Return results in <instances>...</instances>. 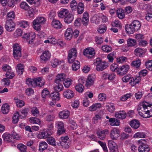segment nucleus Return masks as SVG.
<instances>
[{
  "instance_id": "21",
  "label": "nucleus",
  "mask_w": 152,
  "mask_h": 152,
  "mask_svg": "<svg viewBox=\"0 0 152 152\" xmlns=\"http://www.w3.org/2000/svg\"><path fill=\"white\" fill-rule=\"evenodd\" d=\"M35 82L36 86L41 87L44 85L45 84L43 79L40 77L35 78Z\"/></svg>"
},
{
  "instance_id": "36",
  "label": "nucleus",
  "mask_w": 152,
  "mask_h": 152,
  "mask_svg": "<svg viewBox=\"0 0 152 152\" xmlns=\"http://www.w3.org/2000/svg\"><path fill=\"white\" fill-rule=\"evenodd\" d=\"M26 84L29 86L36 87L35 84V78L34 79L29 78L26 80Z\"/></svg>"
},
{
  "instance_id": "47",
  "label": "nucleus",
  "mask_w": 152,
  "mask_h": 152,
  "mask_svg": "<svg viewBox=\"0 0 152 152\" xmlns=\"http://www.w3.org/2000/svg\"><path fill=\"white\" fill-rule=\"evenodd\" d=\"M18 25L21 27L25 28L28 27L29 24L28 21H23L19 22L18 23Z\"/></svg>"
},
{
  "instance_id": "37",
  "label": "nucleus",
  "mask_w": 152,
  "mask_h": 152,
  "mask_svg": "<svg viewBox=\"0 0 152 152\" xmlns=\"http://www.w3.org/2000/svg\"><path fill=\"white\" fill-rule=\"evenodd\" d=\"M141 65L140 60L139 58L137 59L135 61H133L131 65L132 66L135 68H138Z\"/></svg>"
},
{
  "instance_id": "40",
  "label": "nucleus",
  "mask_w": 152,
  "mask_h": 152,
  "mask_svg": "<svg viewBox=\"0 0 152 152\" xmlns=\"http://www.w3.org/2000/svg\"><path fill=\"white\" fill-rule=\"evenodd\" d=\"M117 16L120 19H122L125 17V15L123 10L119 9L117 11Z\"/></svg>"
},
{
  "instance_id": "14",
  "label": "nucleus",
  "mask_w": 152,
  "mask_h": 152,
  "mask_svg": "<svg viewBox=\"0 0 152 152\" xmlns=\"http://www.w3.org/2000/svg\"><path fill=\"white\" fill-rule=\"evenodd\" d=\"M150 150L149 146L147 144H141L138 147L139 152H149Z\"/></svg>"
},
{
  "instance_id": "54",
  "label": "nucleus",
  "mask_w": 152,
  "mask_h": 152,
  "mask_svg": "<svg viewBox=\"0 0 152 152\" xmlns=\"http://www.w3.org/2000/svg\"><path fill=\"white\" fill-rule=\"evenodd\" d=\"M34 15V11L33 8L30 9L26 14V16L28 18H33Z\"/></svg>"
},
{
  "instance_id": "16",
  "label": "nucleus",
  "mask_w": 152,
  "mask_h": 152,
  "mask_svg": "<svg viewBox=\"0 0 152 152\" xmlns=\"http://www.w3.org/2000/svg\"><path fill=\"white\" fill-rule=\"evenodd\" d=\"M70 115V112L68 110H63L59 112V116L60 118L62 119H66Z\"/></svg>"
},
{
  "instance_id": "25",
  "label": "nucleus",
  "mask_w": 152,
  "mask_h": 152,
  "mask_svg": "<svg viewBox=\"0 0 152 152\" xmlns=\"http://www.w3.org/2000/svg\"><path fill=\"white\" fill-rule=\"evenodd\" d=\"M1 109L2 113L3 114H7L9 111L10 106L8 104L5 103L2 105Z\"/></svg>"
},
{
  "instance_id": "42",
  "label": "nucleus",
  "mask_w": 152,
  "mask_h": 152,
  "mask_svg": "<svg viewBox=\"0 0 152 152\" xmlns=\"http://www.w3.org/2000/svg\"><path fill=\"white\" fill-rule=\"evenodd\" d=\"M49 94V91L47 88H45L42 92V96L43 98L48 97Z\"/></svg>"
},
{
  "instance_id": "34",
  "label": "nucleus",
  "mask_w": 152,
  "mask_h": 152,
  "mask_svg": "<svg viewBox=\"0 0 152 152\" xmlns=\"http://www.w3.org/2000/svg\"><path fill=\"white\" fill-rule=\"evenodd\" d=\"M130 124L131 126L134 129H137L140 126V123L139 121L136 120L132 121Z\"/></svg>"
},
{
  "instance_id": "28",
  "label": "nucleus",
  "mask_w": 152,
  "mask_h": 152,
  "mask_svg": "<svg viewBox=\"0 0 152 152\" xmlns=\"http://www.w3.org/2000/svg\"><path fill=\"white\" fill-rule=\"evenodd\" d=\"M3 139L5 142H10L12 141L11 135L7 133H4L2 135Z\"/></svg>"
},
{
  "instance_id": "41",
  "label": "nucleus",
  "mask_w": 152,
  "mask_h": 152,
  "mask_svg": "<svg viewBox=\"0 0 152 152\" xmlns=\"http://www.w3.org/2000/svg\"><path fill=\"white\" fill-rule=\"evenodd\" d=\"M127 45L129 47H132L137 44L136 41L133 39L130 38L127 40Z\"/></svg>"
},
{
  "instance_id": "3",
  "label": "nucleus",
  "mask_w": 152,
  "mask_h": 152,
  "mask_svg": "<svg viewBox=\"0 0 152 152\" xmlns=\"http://www.w3.org/2000/svg\"><path fill=\"white\" fill-rule=\"evenodd\" d=\"M95 65L96 64V69L98 71L103 70L107 67L109 64L105 61H102L99 58H97L94 62Z\"/></svg>"
},
{
  "instance_id": "18",
  "label": "nucleus",
  "mask_w": 152,
  "mask_h": 152,
  "mask_svg": "<svg viewBox=\"0 0 152 152\" xmlns=\"http://www.w3.org/2000/svg\"><path fill=\"white\" fill-rule=\"evenodd\" d=\"M73 31L71 28H67L65 33V37L66 39L70 40L72 37Z\"/></svg>"
},
{
  "instance_id": "55",
  "label": "nucleus",
  "mask_w": 152,
  "mask_h": 152,
  "mask_svg": "<svg viewBox=\"0 0 152 152\" xmlns=\"http://www.w3.org/2000/svg\"><path fill=\"white\" fill-rule=\"evenodd\" d=\"M15 76V73L12 72L11 70V71L8 72L6 73V77L9 79H12Z\"/></svg>"
},
{
  "instance_id": "63",
  "label": "nucleus",
  "mask_w": 152,
  "mask_h": 152,
  "mask_svg": "<svg viewBox=\"0 0 152 152\" xmlns=\"http://www.w3.org/2000/svg\"><path fill=\"white\" fill-rule=\"evenodd\" d=\"M146 68L149 70L152 71V60H149L145 62Z\"/></svg>"
},
{
  "instance_id": "57",
  "label": "nucleus",
  "mask_w": 152,
  "mask_h": 152,
  "mask_svg": "<svg viewBox=\"0 0 152 152\" xmlns=\"http://www.w3.org/2000/svg\"><path fill=\"white\" fill-rule=\"evenodd\" d=\"M50 135L47 132L44 131L41 132L39 135V137L40 138H47Z\"/></svg>"
},
{
  "instance_id": "31",
  "label": "nucleus",
  "mask_w": 152,
  "mask_h": 152,
  "mask_svg": "<svg viewBox=\"0 0 152 152\" xmlns=\"http://www.w3.org/2000/svg\"><path fill=\"white\" fill-rule=\"evenodd\" d=\"M131 23L136 31L140 29L141 24L140 22L138 20H134Z\"/></svg>"
},
{
  "instance_id": "50",
  "label": "nucleus",
  "mask_w": 152,
  "mask_h": 152,
  "mask_svg": "<svg viewBox=\"0 0 152 152\" xmlns=\"http://www.w3.org/2000/svg\"><path fill=\"white\" fill-rule=\"evenodd\" d=\"M19 113L18 112H16L12 117V122L14 124L17 123L19 120Z\"/></svg>"
},
{
  "instance_id": "15",
  "label": "nucleus",
  "mask_w": 152,
  "mask_h": 152,
  "mask_svg": "<svg viewBox=\"0 0 152 152\" xmlns=\"http://www.w3.org/2000/svg\"><path fill=\"white\" fill-rule=\"evenodd\" d=\"M74 93L71 90L68 89L64 92V97L68 99H71L73 98L74 96Z\"/></svg>"
},
{
  "instance_id": "29",
  "label": "nucleus",
  "mask_w": 152,
  "mask_h": 152,
  "mask_svg": "<svg viewBox=\"0 0 152 152\" xmlns=\"http://www.w3.org/2000/svg\"><path fill=\"white\" fill-rule=\"evenodd\" d=\"M140 80L141 79L140 76L132 77L129 83L131 85L134 86L136 84L139 83Z\"/></svg>"
},
{
  "instance_id": "33",
  "label": "nucleus",
  "mask_w": 152,
  "mask_h": 152,
  "mask_svg": "<svg viewBox=\"0 0 152 152\" xmlns=\"http://www.w3.org/2000/svg\"><path fill=\"white\" fill-rule=\"evenodd\" d=\"M24 66L21 64H17L16 68L17 72L19 75H22L24 71Z\"/></svg>"
},
{
  "instance_id": "39",
  "label": "nucleus",
  "mask_w": 152,
  "mask_h": 152,
  "mask_svg": "<svg viewBox=\"0 0 152 152\" xmlns=\"http://www.w3.org/2000/svg\"><path fill=\"white\" fill-rule=\"evenodd\" d=\"M80 63L78 61H75L72 65V70L74 71H77L80 68Z\"/></svg>"
},
{
  "instance_id": "9",
  "label": "nucleus",
  "mask_w": 152,
  "mask_h": 152,
  "mask_svg": "<svg viewBox=\"0 0 152 152\" xmlns=\"http://www.w3.org/2000/svg\"><path fill=\"white\" fill-rule=\"evenodd\" d=\"M51 54L48 51L43 52L40 56V60L42 62L45 63L50 58Z\"/></svg>"
},
{
  "instance_id": "5",
  "label": "nucleus",
  "mask_w": 152,
  "mask_h": 152,
  "mask_svg": "<svg viewBox=\"0 0 152 152\" xmlns=\"http://www.w3.org/2000/svg\"><path fill=\"white\" fill-rule=\"evenodd\" d=\"M83 54L88 58H92L94 56L95 52L93 48H87L84 50Z\"/></svg>"
},
{
  "instance_id": "48",
  "label": "nucleus",
  "mask_w": 152,
  "mask_h": 152,
  "mask_svg": "<svg viewBox=\"0 0 152 152\" xmlns=\"http://www.w3.org/2000/svg\"><path fill=\"white\" fill-rule=\"evenodd\" d=\"M102 49L103 51L107 53H109L112 50V48L110 46L107 45L102 46Z\"/></svg>"
},
{
  "instance_id": "11",
  "label": "nucleus",
  "mask_w": 152,
  "mask_h": 152,
  "mask_svg": "<svg viewBox=\"0 0 152 152\" xmlns=\"http://www.w3.org/2000/svg\"><path fill=\"white\" fill-rule=\"evenodd\" d=\"M95 75H91L88 77L86 80V86L88 88L93 85L95 80Z\"/></svg>"
},
{
  "instance_id": "49",
  "label": "nucleus",
  "mask_w": 152,
  "mask_h": 152,
  "mask_svg": "<svg viewBox=\"0 0 152 152\" xmlns=\"http://www.w3.org/2000/svg\"><path fill=\"white\" fill-rule=\"evenodd\" d=\"M61 61L56 58H54L51 61V65L52 66L55 68L61 64Z\"/></svg>"
},
{
  "instance_id": "23",
  "label": "nucleus",
  "mask_w": 152,
  "mask_h": 152,
  "mask_svg": "<svg viewBox=\"0 0 152 152\" xmlns=\"http://www.w3.org/2000/svg\"><path fill=\"white\" fill-rule=\"evenodd\" d=\"M84 5L82 2H79L77 6V12L78 14H82L84 11Z\"/></svg>"
},
{
  "instance_id": "45",
  "label": "nucleus",
  "mask_w": 152,
  "mask_h": 152,
  "mask_svg": "<svg viewBox=\"0 0 152 152\" xmlns=\"http://www.w3.org/2000/svg\"><path fill=\"white\" fill-rule=\"evenodd\" d=\"M57 84L54 87V89L55 91L56 92H59L61 91L63 88L62 84L61 83H56Z\"/></svg>"
},
{
  "instance_id": "64",
  "label": "nucleus",
  "mask_w": 152,
  "mask_h": 152,
  "mask_svg": "<svg viewBox=\"0 0 152 152\" xmlns=\"http://www.w3.org/2000/svg\"><path fill=\"white\" fill-rule=\"evenodd\" d=\"M115 56V54L114 52L111 53L108 55L107 58L108 59L109 61L110 62H113L114 60L113 57Z\"/></svg>"
},
{
  "instance_id": "44",
  "label": "nucleus",
  "mask_w": 152,
  "mask_h": 152,
  "mask_svg": "<svg viewBox=\"0 0 152 152\" xmlns=\"http://www.w3.org/2000/svg\"><path fill=\"white\" fill-rule=\"evenodd\" d=\"M76 90L80 93L82 92L84 90V86L80 83L77 85L75 86Z\"/></svg>"
},
{
  "instance_id": "58",
  "label": "nucleus",
  "mask_w": 152,
  "mask_h": 152,
  "mask_svg": "<svg viewBox=\"0 0 152 152\" xmlns=\"http://www.w3.org/2000/svg\"><path fill=\"white\" fill-rule=\"evenodd\" d=\"M111 24L113 27H119L120 28L122 27L121 23L118 20H115Z\"/></svg>"
},
{
  "instance_id": "32",
  "label": "nucleus",
  "mask_w": 152,
  "mask_h": 152,
  "mask_svg": "<svg viewBox=\"0 0 152 152\" xmlns=\"http://www.w3.org/2000/svg\"><path fill=\"white\" fill-rule=\"evenodd\" d=\"M134 54L137 56L141 57L145 54L144 51L140 48H137L134 50Z\"/></svg>"
},
{
  "instance_id": "53",
  "label": "nucleus",
  "mask_w": 152,
  "mask_h": 152,
  "mask_svg": "<svg viewBox=\"0 0 152 152\" xmlns=\"http://www.w3.org/2000/svg\"><path fill=\"white\" fill-rule=\"evenodd\" d=\"M36 35L34 34H30L29 36H28V39L27 40L28 41L29 44H31L33 42L35 39Z\"/></svg>"
},
{
  "instance_id": "56",
  "label": "nucleus",
  "mask_w": 152,
  "mask_h": 152,
  "mask_svg": "<svg viewBox=\"0 0 152 152\" xmlns=\"http://www.w3.org/2000/svg\"><path fill=\"white\" fill-rule=\"evenodd\" d=\"M65 80V82L63 83L64 86L66 88L69 87L72 84V80L70 78H68Z\"/></svg>"
},
{
  "instance_id": "7",
  "label": "nucleus",
  "mask_w": 152,
  "mask_h": 152,
  "mask_svg": "<svg viewBox=\"0 0 152 152\" xmlns=\"http://www.w3.org/2000/svg\"><path fill=\"white\" fill-rule=\"evenodd\" d=\"M15 24L12 19L7 21L5 25V28L6 30L11 32L15 29Z\"/></svg>"
},
{
  "instance_id": "30",
  "label": "nucleus",
  "mask_w": 152,
  "mask_h": 152,
  "mask_svg": "<svg viewBox=\"0 0 152 152\" xmlns=\"http://www.w3.org/2000/svg\"><path fill=\"white\" fill-rule=\"evenodd\" d=\"M48 148V144L45 141H42L40 142L39 145V150L41 151H43L46 149Z\"/></svg>"
},
{
  "instance_id": "10",
  "label": "nucleus",
  "mask_w": 152,
  "mask_h": 152,
  "mask_svg": "<svg viewBox=\"0 0 152 152\" xmlns=\"http://www.w3.org/2000/svg\"><path fill=\"white\" fill-rule=\"evenodd\" d=\"M119 135L120 131L118 128H114L111 131L110 136L112 139L116 140L118 138Z\"/></svg>"
},
{
  "instance_id": "35",
  "label": "nucleus",
  "mask_w": 152,
  "mask_h": 152,
  "mask_svg": "<svg viewBox=\"0 0 152 152\" xmlns=\"http://www.w3.org/2000/svg\"><path fill=\"white\" fill-rule=\"evenodd\" d=\"M101 107V104L100 103H96L94 104L91 106L89 107V110L90 111H95L100 108Z\"/></svg>"
},
{
  "instance_id": "20",
  "label": "nucleus",
  "mask_w": 152,
  "mask_h": 152,
  "mask_svg": "<svg viewBox=\"0 0 152 152\" xmlns=\"http://www.w3.org/2000/svg\"><path fill=\"white\" fill-rule=\"evenodd\" d=\"M50 98L52 99L53 101L55 102L56 101H58L60 99L59 93L58 92L52 93L50 96Z\"/></svg>"
},
{
  "instance_id": "4",
  "label": "nucleus",
  "mask_w": 152,
  "mask_h": 152,
  "mask_svg": "<svg viewBox=\"0 0 152 152\" xmlns=\"http://www.w3.org/2000/svg\"><path fill=\"white\" fill-rule=\"evenodd\" d=\"M13 47L14 57L18 60L21 57V49L18 44H14Z\"/></svg>"
},
{
  "instance_id": "26",
  "label": "nucleus",
  "mask_w": 152,
  "mask_h": 152,
  "mask_svg": "<svg viewBox=\"0 0 152 152\" xmlns=\"http://www.w3.org/2000/svg\"><path fill=\"white\" fill-rule=\"evenodd\" d=\"M109 121L110 125L112 126H118L120 125V121L115 118H110Z\"/></svg>"
},
{
  "instance_id": "51",
  "label": "nucleus",
  "mask_w": 152,
  "mask_h": 152,
  "mask_svg": "<svg viewBox=\"0 0 152 152\" xmlns=\"http://www.w3.org/2000/svg\"><path fill=\"white\" fill-rule=\"evenodd\" d=\"M17 147L21 152H25L26 151V146L22 144H18L17 145Z\"/></svg>"
},
{
  "instance_id": "13",
  "label": "nucleus",
  "mask_w": 152,
  "mask_h": 152,
  "mask_svg": "<svg viewBox=\"0 0 152 152\" xmlns=\"http://www.w3.org/2000/svg\"><path fill=\"white\" fill-rule=\"evenodd\" d=\"M108 146L109 148L112 152H115L118 149V146L116 143L112 140L108 141Z\"/></svg>"
},
{
  "instance_id": "60",
  "label": "nucleus",
  "mask_w": 152,
  "mask_h": 152,
  "mask_svg": "<svg viewBox=\"0 0 152 152\" xmlns=\"http://www.w3.org/2000/svg\"><path fill=\"white\" fill-rule=\"evenodd\" d=\"M145 135L142 132H138L136 133L134 137L135 138H145Z\"/></svg>"
},
{
  "instance_id": "59",
  "label": "nucleus",
  "mask_w": 152,
  "mask_h": 152,
  "mask_svg": "<svg viewBox=\"0 0 152 152\" xmlns=\"http://www.w3.org/2000/svg\"><path fill=\"white\" fill-rule=\"evenodd\" d=\"M20 6L21 9L25 10H27L29 8V6L26 2H23L21 3Z\"/></svg>"
},
{
  "instance_id": "2",
  "label": "nucleus",
  "mask_w": 152,
  "mask_h": 152,
  "mask_svg": "<svg viewBox=\"0 0 152 152\" xmlns=\"http://www.w3.org/2000/svg\"><path fill=\"white\" fill-rule=\"evenodd\" d=\"M46 21L45 18L43 17L37 18L33 22L34 28L38 31H39L41 28V25L44 24Z\"/></svg>"
},
{
  "instance_id": "61",
  "label": "nucleus",
  "mask_w": 152,
  "mask_h": 152,
  "mask_svg": "<svg viewBox=\"0 0 152 152\" xmlns=\"http://www.w3.org/2000/svg\"><path fill=\"white\" fill-rule=\"evenodd\" d=\"M98 98L99 101H104L106 99V96L105 94L101 93L99 95Z\"/></svg>"
},
{
  "instance_id": "8",
  "label": "nucleus",
  "mask_w": 152,
  "mask_h": 152,
  "mask_svg": "<svg viewBox=\"0 0 152 152\" xmlns=\"http://www.w3.org/2000/svg\"><path fill=\"white\" fill-rule=\"evenodd\" d=\"M56 125L58 129L57 133L58 135H60L65 132L66 129L64 128V124L62 122H57Z\"/></svg>"
},
{
  "instance_id": "22",
  "label": "nucleus",
  "mask_w": 152,
  "mask_h": 152,
  "mask_svg": "<svg viewBox=\"0 0 152 152\" xmlns=\"http://www.w3.org/2000/svg\"><path fill=\"white\" fill-rule=\"evenodd\" d=\"M52 25L54 28L58 29L61 28L62 27V25L60 22L55 19H53L52 22Z\"/></svg>"
},
{
  "instance_id": "19",
  "label": "nucleus",
  "mask_w": 152,
  "mask_h": 152,
  "mask_svg": "<svg viewBox=\"0 0 152 152\" xmlns=\"http://www.w3.org/2000/svg\"><path fill=\"white\" fill-rule=\"evenodd\" d=\"M74 19V17L73 15L71 13H69L64 18V21L66 23L69 24L72 22Z\"/></svg>"
},
{
  "instance_id": "43",
  "label": "nucleus",
  "mask_w": 152,
  "mask_h": 152,
  "mask_svg": "<svg viewBox=\"0 0 152 152\" xmlns=\"http://www.w3.org/2000/svg\"><path fill=\"white\" fill-rule=\"evenodd\" d=\"M29 121L31 123L39 124H40V120L39 119L35 117H31L29 118Z\"/></svg>"
},
{
  "instance_id": "24",
  "label": "nucleus",
  "mask_w": 152,
  "mask_h": 152,
  "mask_svg": "<svg viewBox=\"0 0 152 152\" xmlns=\"http://www.w3.org/2000/svg\"><path fill=\"white\" fill-rule=\"evenodd\" d=\"M125 29L127 32L129 34H132L135 31H136L131 23L129 25H127L125 26Z\"/></svg>"
},
{
  "instance_id": "27",
  "label": "nucleus",
  "mask_w": 152,
  "mask_h": 152,
  "mask_svg": "<svg viewBox=\"0 0 152 152\" xmlns=\"http://www.w3.org/2000/svg\"><path fill=\"white\" fill-rule=\"evenodd\" d=\"M68 10L64 9L61 10L58 13V16L60 18H64L69 13Z\"/></svg>"
},
{
  "instance_id": "62",
  "label": "nucleus",
  "mask_w": 152,
  "mask_h": 152,
  "mask_svg": "<svg viewBox=\"0 0 152 152\" xmlns=\"http://www.w3.org/2000/svg\"><path fill=\"white\" fill-rule=\"evenodd\" d=\"M140 7L141 9L145 10L146 11H148L149 10V8H150V5L144 3H142L140 4Z\"/></svg>"
},
{
  "instance_id": "17",
  "label": "nucleus",
  "mask_w": 152,
  "mask_h": 152,
  "mask_svg": "<svg viewBox=\"0 0 152 152\" xmlns=\"http://www.w3.org/2000/svg\"><path fill=\"white\" fill-rule=\"evenodd\" d=\"M115 116L117 118L123 119L126 118V115L124 111H120L115 113Z\"/></svg>"
},
{
  "instance_id": "52",
  "label": "nucleus",
  "mask_w": 152,
  "mask_h": 152,
  "mask_svg": "<svg viewBox=\"0 0 152 152\" xmlns=\"http://www.w3.org/2000/svg\"><path fill=\"white\" fill-rule=\"evenodd\" d=\"M68 56L77 57V51L76 49L75 48H73L71 49L69 51Z\"/></svg>"
},
{
  "instance_id": "12",
  "label": "nucleus",
  "mask_w": 152,
  "mask_h": 152,
  "mask_svg": "<svg viewBox=\"0 0 152 152\" xmlns=\"http://www.w3.org/2000/svg\"><path fill=\"white\" fill-rule=\"evenodd\" d=\"M66 75L64 73L58 74L56 76L55 82L56 83H62L66 80Z\"/></svg>"
},
{
  "instance_id": "6",
  "label": "nucleus",
  "mask_w": 152,
  "mask_h": 152,
  "mask_svg": "<svg viewBox=\"0 0 152 152\" xmlns=\"http://www.w3.org/2000/svg\"><path fill=\"white\" fill-rule=\"evenodd\" d=\"M129 69V65H123L118 68L117 71V74L120 76H123L127 72Z\"/></svg>"
},
{
  "instance_id": "46",
  "label": "nucleus",
  "mask_w": 152,
  "mask_h": 152,
  "mask_svg": "<svg viewBox=\"0 0 152 152\" xmlns=\"http://www.w3.org/2000/svg\"><path fill=\"white\" fill-rule=\"evenodd\" d=\"M107 110L110 112L113 113L115 110L114 104L112 103H108L106 106Z\"/></svg>"
},
{
  "instance_id": "38",
  "label": "nucleus",
  "mask_w": 152,
  "mask_h": 152,
  "mask_svg": "<svg viewBox=\"0 0 152 152\" xmlns=\"http://www.w3.org/2000/svg\"><path fill=\"white\" fill-rule=\"evenodd\" d=\"M47 141L50 145L53 146H56L55 140L52 137H48Z\"/></svg>"
},
{
  "instance_id": "1",
  "label": "nucleus",
  "mask_w": 152,
  "mask_h": 152,
  "mask_svg": "<svg viewBox=\"0 0 152 152\" xmlns=\"http://www.w3.org/2000/svg\"><path fill=\"white\" fill-rule=\"evenodd\" d=\"M151 106V104L145 101L140 104L138 105L137 110L140 115L144 118L149 117L150 112L148 110V107H150Z\"/></svg>"
}]
</instances>
